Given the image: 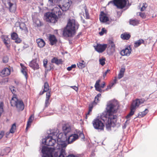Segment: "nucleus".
Segmentation results:
<instances>
[{"label": "nucleus", "instance_id": "nucleus-28", "mask_svg": "<svg viewBox=\"0 0 157 157\" xmlns=\"http://www.w3.org/2000/svg\"><path fill=\"white\" fill-rule=\"evenodd\" d=\"M131 35L129 33H124L121 35V38L123 40H128L131 37Z\"/></svg>", "mask_w": 157, "mask_h": 157}, {"label": "nucleus", "instance_id": "nucleus-35", "mask_svg": "<svg viewBox=\"0 0 157 157\" xmlns=\"http://www.w3.org/2000/svg\"><path fill=\"white\" fill-rule=\"evenodd\" d=\"M93 106L92 104H89V111L88 113L86 114V116L85 117V120H87L88 118V117L91 114V113L92 112V109H93Z\"/></svg>", "mask_w": 157, "mask_h": 157}, {"label": "nucleus", "instance_id": "nucleus-23", "mask_svg": "<svg viewBox=\"0 0 157 157\" xmlns=\"http://www.w3.org/2000/svg\"><path fill=\"white\" fill-rule=\"evenodd\" d=\"M50 92L51 91H50L47 92L46 94V99L45 103V108L48 107L50 104L49 100L51 96Z\"/></svg>", "mask_w": 157, "mask_h": 157}, {"label": "nucleus", "instance_id": "nucleus-12", "mask_svg": "<svg viewBox=\"0 0 157 157\" xmlns=\"http://www.w3.org/2000/svg\"><path fill=\"white\" fill-rule=\"evenodd\" d=\"M101 81L100 79H98L96 81L94 85L95 90L101 93L105 91L101 89V88H104L105 86V83L104 82H103L101 85L100 86V83Z\"/></svg>", "mask_w": 157, "mask_h": 157}, {"label": "nucleus", "instance_id": "nucleus-16", "mask_svg": "<svg viewBox=\"0 0 157 157\" xmlns=\"http://www.w3.org/2000/svg\"><path fill=\"white\" fill-rule=\"evenodd\" d=\"M36 59H34L30 62L29 66L34 70L38 69L40 68L39 64L36 62Z\"/></svg>", "mask_w": 157, "mask_h": 157}, {"label": "nucleus", "instance_id": "nucleus-41", "mask_svg": "<svg viewBox=\"0 0 157 157\" xmlns=\"http://www.w3.org/2000/svg\"><path fill=\"white\" fill-rule=\"evenodd\" d=\"M16 129V124L15 123H14L12 125L11 128L10 129V132L11 133H14Z\"/></svg>", "mask_w": 157, "mask_h": 157}, {"label": "nucleus", "instance_id": "nucleus-46", "mask_svg": "<svg viewBox=\"0 0 157 157\" xmlns=\"http://www.w3.org/2000/svg\"><path fill=\"white\" fill-rule=\"evenodd\" d=\"M83 61H82V62H79L77 63V66L79 68L82 69L85 67V65L83 63Z\"/></svg>", "mask_w": 157, "mask_h": 157}, {"label": "nucleus", "instance_id": "nucleus-33", "mask_svg": "<svg viewBox=\"0 0 157 157\" xmlns=\"http://www.w3.org/2000/svg\"><path fill=\"white\" fill-rule=\"evenodd\" d=\"M140 21L137 19H131L129 20V24L130 25L133 26H136L140 23Z\"/></svg>", "mask_w": 157, "mask_h": 157}, {"label": "nucleus", "instance_id": "nucleus-20", "mask_svg": "<svg viewBox=\"0 0 157 157\" xmlns=\"http://www.w3.org/2000/svg\"><path fill=\"white\" fill-rule=\"evenodd\" d=\"M61 30L63 32V35L64 36L66 37H69V20L67 21L66 26Z\"/></svg>", "mask_w": 157, "mask_h": 157}, {"label": "nucleus", "instance_id": "nucleus-39", "mask_svg": "<svg viewBox=\"0 0 157 157\" xmlns=\"http://www.w3.org/2000/svg\"><path fill=\"white\" fill-rule=\"evenodd\" d=\"M21 65L22 64H21V65L22 68L21 72L25 75L26 79L27 80V79L28 75L27 72L25 71V69L26 67H22Z\"/></svg>", "mask_w": 157, "mask_h": 157}, {"label": "nucleus", "instance_id": "nucleus-31", "mask_svg": "<svg viewBox=\"0 0 157 157\" xmlns=\"http://www.w3.org/2000/svg\"><path fill=\"white\" fill-rule=\"evenodd\" d=\"M10 147H6L1 151L0 155L2 156L7 155L10 152Z\"/></svg>", "mask_w": 157, "mask_h": 157}, {"label": "nucleus", "instance_id": "nucleus-8", "mask_svg": "<svg viewBox=\"0 0 157 157\" xmlns=\"http://www.w3.org/2000/svg\"><path fill=\"white\" fill-rule=\"evenodd\" d=\"M52 151L51 148H49L45 146H43L41 150L42 153L41 157H52Z\"/></svg>", "mask_w": 157, "mask_h": 157}, {"label": "nucleus", "instance_id": "nucleus-57", "mask_svg": "<svg viewBox=\"0 0 157 157\" xmlns=\"http://www.w3.org/2000/svg\"><path fill=\"white\" fill-rule=\"evenodd\" d=\"M63 130H65V131H64V133L65 134V135H66V136H67L66 134H67V133L66 132H66L65 131H67V133H68L69 132V131L68 130V128L63 127Z\"/></svg>", "mask_w": 157, "mask_h": 157}, {"label": "nucleus", "instance_id": "nucleus-7", "mask_svg": "<svg viewBox=\"0 0 157 157\" xmlns=\"http://www.w3.org/2000/svg\"><path fill=\"white\" fill-rule=\"evenodd\" d=\"M45 18L47 21L52 23H55L57 21L58 17L55 13L52 12H48L44 15Z\"/></svg>", "mask_w": 157, "mask_h": 157}, {"label": "nucleus", "instance_id": "nucleus-9", "mask_svg": "<svg viewBox=\"0 0 157 157\" xmlns=\"http://www.w3.org/2000/svg\"><path fill=\"white\" fill-rule=\"evenodd\" d=\"M127 1L128 0H113V3L117 8L122 9L126 6Z\"/></svg>", "mask_w": 157, "mask_h": 157}, {"label": "nucleus", "instance_id": "nucleus-48", "mask_svg": "<svg viewBox=\"0 0 157 157\" xmlns=\"http://www.w3.org/2000/svg\"><path fill=\"white\" fill-rule=\"evenodd\" d=\"M9 57L7 56H4L2 59V61L4 63H6L8 62Z\"/></svg>", "mask_w": 157, "mask_h": 157}, {"label": "nucleus", "instance_id": "nucleus-29", "mask_svg": "<svg viewBox=\"0 0 157 157\" xmlns=\"http://www.w3.org/2000/svg\"><path fill=\"white\" fill-rule=\"evenodd\" d=\"M51 63H54L57 65H59L62 64V60L61 59H58L57 58L53 57L51 60Z\"/></svg>", "mask_w": 157, "mask_h": 157}, {"label": "nucleus", "instance_id": "nucleus-45", "mask_svg": "<svg viewBox=\"0 0 157 157\" xmlns=\"http://www.w3.org/2000/svg\"><path fill=\"white\" fill-rule=\"evenodd\" d=\"M84 9L85 12V15L86 19H89V13L87 9V7L86 6L84 7Z\"/></svg>", "mask_w": 157, "mask_h": 157}, {"label": "nucleus", "instance_id": "nucleus-13", "mask_svg": "<svg viewBox=\"0 0 157 157\" xmlns=\"http://www.w3.org/2000/svg\"><path fill=\"white\" fill-rule=\"evenodd\" d=\"M107 47V44H97L96 46H94L95 49L99 53L103 52Z\"/></svg>", "mask_w": 157, "mask_h": 157}, {"label": "nucleus", "instance_id": "nucleus-64", "mask_svg": "<svg viewBox=\"0 0 157 157\" xmlns=\"http://www.w3.org/2000/svg\"><path fill=\"white\" fill-rule=\"evenodd\" d=\"M46 92V91H45V90H43V91H41L40 92V93H39V94H40V95H42L43 94H44V92Z\"/></svg>", "mask_w": 157, "mask_h": 157}, {"label": "nucleus", "instance_id": "nucleus-37", "mask_svg": "<svg viewBox=\"0 0 157 157\" xmlns=\"http://www.w3.org/2000/svg\"><path fill=\"white\" fill-rule=\"evenodd\" d=\"M34 119V117L33 116V115H31L29 117L28 121L27 122V127L26 128V129L29 127L31 124L33 120Z\"/></svg>", "mask_w": 157, "mask_h": 157}, {"label": "nucleus", "instance_id": "nucleus-17", "mask_svg": "<svg viewBox=\"0 0 157 157\" xmlns=\"http://www.w3.org/2000/svg\"><path fill=\"white\" fill-rule=\"evenodd\" d=\"M115 46L114 43L112 40H109L108 43L107 51H110V53L114 52L115 51Z\"/></svg>", "mask_w": 157, "mask_h": 157}, {"label": "nucleus", "instance_id": "nucleus-59", "mask_svg": "<svg viewBox=\"0 0 157 157\" xmlns=\"http://www.w3.org/2000/svg\"><path fill=\"white\" fill-rule=\"evenodd\" d=\"M76 65L75 64H73L71 66L69 67V71L71 70L73 68H75L76 67Z\"/></svg>", "mask_w": 157, "mask_h": 157}, {"label": "nucleus", "instance_id": "nucleus-6", "mask_svg": "<svg viewBox=\"0 0 157 157\" xmlns=\"http://www.w3.org/2000/svg\"><path fill=\"white\" fill-rule=\"evenodd\" d=\"M92 124L95 129L100 131L104 130V125L100 119L96 118L94 119Z\"/></svg>", "mask_w": 157, "mask_h": 157}, {"label": "nucleus", "instance_id": "nucleus-63", "mask_svg": "<svg viewBox=\"0 0 157 157\" xmlns=\"http://www.w3.org/2000/svg\"><path fill=\"white\" fill-rule=\"evenodd\" d=\"M69 157H80L79 156L75 155L73 154H69Z\"/></svg>", "mask_w": 157, "mask_h": 157}, {"label": "nucleus", "instance_id": "nucleus-27", "mask_svg": "<svg viewBox=\"0 0 157 157\" xmlns=\"http://www.w3.org/2000/svg\"><path fill=\"white\" fill-rule=\"evenodd\" d=\"M33 24L34 26L38 27L41 26L42 25L40 20L36 18L33 17Z\"/></svg>", "mask_w": 157, "mask_h": 157}, {"label": "nucleus", "instance_id": "nucleus-22", "mask_svg": "<svg viewBox=\"0 0 157 157\" xmlns=\"http://www.w3.org/2000/svg\"><path fill=\"white\" fill-rule=\"evenodd\" d=\"M1 75L2 77L7 76L10 74V70L7 67L5 68L1 72Z\"/></svg>", "mask_w": 157, "mask_h": 157}, {"label": "nucleus", "instance_id": "nucleus-60", "mask_svg": "<svg viewBox=\"0 0 157 157\" xmlns=\"http://www.w3.org/2000/svg\"><path fill=\"white\" fill-rule=\"evenodd\" d=\"M70 87L74 89L76 91H77L78 90V88L75 86H71Z\"/></svg>", "mask_w": 157, "mask_h": 157}, {"label": "nucleus", "instance_id": "nucleus-2", "mask_svg": "<svg viewBox=\"0 0 157 157\" xmlns=\"http://www.w3.org/2000/svg\"><path fill=\"white\" fill-rule=\"evenodd\" d=\"M67 146V144L65 143L59 144V150L57 151H54V149L52 148V157H69V155L67 154L65 150Z\"/></svg>", "mask_w": 157, "mask_h": 157}, {"label": "nucleus", "instance_id": "nucleus-32", "mask_svg": "<svg viewBox=\"0 0 157 157\" xmlns=\"http://www.w3.org/2000/svg\"><path fill=\"white\" fill-rule=\"evenodd\" d=\"M144 40L140 39L134 43V46L135 48H137L141 44H144Z\"/></svg>", "mask_w": 157, "mask_h": 157}, {"label": "nucleus", "instance_id": "nucleus-38", "mask_svg": "<svg viewBox=\"0 0 157 157\" xmlns=\"http://www.w3.org/2000/svg\"><path fill=\"white\" fill-rule=\"evenodd\" d=\"M148 112V110L146 109L144 111L140 113L138 115V117L140 118L144 116Z\"/></svg>", "mask_w": 157, "mask_h": 157}, {"label": "nucleus", "instance_id": "nucleus-24", "mask_svg": "<svg viewBox=\"0 0 157 157\" xmlns=\"http://www.w3.org/2000/svg\"><path fill=\"white\" fill-rule=\"evenodd\" d=\"M49 40L50 42V44L53 45L56 43L57 40L54 35H50Z\"/></svg>", "mask_w": 157, "mask_h": 157}, {"label": "nucleus", "instance_id": "nucleus-5", "mask_svg": "<svg viewBox=\"0 0 157 157\" xmlns=\"http://www.w3.org/2000/svg\"><path fill=\"white\" fill-rule=\"evenodd\" d=\"M62 1L63 2V4L61 9L63 11H65L69 10V0H49V2L52 5L60 3H62Z\"/></svg>", "mask_w": 157, "mask_h": 157}, {"label": "nucleus", "instance_id": "nucleus-61", "mask_svg": "<svg viewBox=\"0 0 157 157\" xmlns=\"http://www.w3.org/2000/svg\"><path fill=\"white\" fill-rule=\"evenodd\" d=\"M109 71H110V70L109 69H108L106 71H105L103 75V77L104 78H105V77L106 76V75H107V73Z\"/></svg>", "mask_w": 157, "mask_h": 157}, {"label": "nucleus", "instance_id": "nucleus-1", "mask_svg": "<svg viewBox=\"0 0 157 157\" xmlns=\"http://www.w3.org/2000/svg\"><path fill=\"white\" fill-rule=\"evenodd\" d=\"M117 111L116 105L114 102H110L107 104L105 114L101 116V119L105 122L106 128L110 129L111 127H114L117 121V117L114 114Z\"/></svg>", "mask_w": 157, "mask_h": 157}, {"label": "nucleus", "instance_id": "nucleus-3", "mask_svg": "<svg viewBox=\"0 0 157 157\" xmlns=\"http://www.w3.org/2000/svg\"><path fill=\"white\" fill-rule=\"evenodd\" d=\"M79 24L75 19L74 17L69 18V37L74 36L78 29Z\"/></svg>", "mask_w": 157, "mask_h": 157}, {"label": "nucleus", "instance_id": "nucleus-34", "mask_svg": "<svg viewBox=\"0 0 157 157\" xmlns=\"http://www.w3.org/2000/svg\"><path fill=\"white\" fill-rule=\"evenodd\" d=\"M53 13H55L57 17V16L59 17L61 15V13L60 9L57 7H55L53 9Z\"/></svg>", "mask_w": 157, "mask_h": 157}, {"label": "nucleus", "instance_id": "nucleus-53", "mask_svg": "<svg viewBox=\"0 0 157 157\" xmlns=\"http://www.w3.org/2000/svg\"><path fill=\"white\" fill-rule=\"evenodd\" d=\"M79 135L78 137H80L82 139H84L85 138V136L84 134L82 132H80V133H78Z\"/></svg>", "mask_w": 157, "mask_h": 157}, {"label": "nucleus", "instance_id": "nucleus-44", "mask_svg": "<svg viewBox=\"0 0 157 157\" xmlns=\"http://www.w3.org/2000/svg\"><path fill=\"white\" fill-rule=\"evenodd\" d=\"M99 100L98 98H96V97H95L94 101L90 104H92L93 106L96 105L97 103L99 102Z\"/></svg>", "mask_w": 157, "mask_h": 157}, {"label": "nucleus", "instance_id": "nucleus-54", "mask_svg": "<svg viewBox=\"0 0 157 157\" xmlns=\"http://www.w3.org/2000/svg\"><path fill=\"white\" fill-rule=\"evenodd\" d=\"M105 31L106 30L105 28H103L102 29L101 31L99 33V34L101 36L102 35L104 34L105 32Z\"/></svg>", "mask_w": 157, "mask_h": 157}, {"label": "nucleus", "instance_id": "nucleus-15", "mask_svg": "<svg viewBox=\"0 0 157 157\" xmlns=\"http://www.w3.org/2000/svg\"><path fill=\"white\" fill-rule=\"evenodd\" d=\"M58 130H56V131L54 130L52 131L50 133H48V136L50 137L53 138V139H55L56 140V139H60L61 137H59V136H62V134L60 133L58 135Z\"/></svg>", "mask_w": 157, "mask_h": 157}, {"label": "nucleus", "instance_id": "nucleus-51", "mask_svg": "<svg viewBox=\"0 0 157 157\" xmlns=\"http://www.w3.org/2000/svg\"><path fill=\"white\" fill-rule=\"evenodd\" d=\"M147 7V5L146 4H143V5L141 8L140 10L141 11H144L145 10L146 8Z\"/></svg>", "mask_w": 157, "mask_h": 157}, {"label": "nucleus", "instance_id": "nucleus-58", "mask_svg": "<svg viewBox=\"0 0 157 157\" xmlns=\"http://www.w3.org/2000/svg\"><path fill=\"white\" fill-rule=\"evenodd\" d=\"M139 15L143 18H145L146 17L145 13L141 12L139 13Z\"/></svg>", "mask_w": 157, "mask_h": 157}, {"label": "nucleus", "instance_id": "nucleus-55", "mask_svg": "<svg viewBox=\"0 0 157 157\" xmlns=\"http://www.w3.org/2000/svg\"><path fill=\"white\" fill-rule=\"evenodd\" d=\"M5 134V132L3 131H1L0 132V140L2 138Z\"/></svg>", "mask_w": 157, "mask_h": 157}, {"label": "nucleus", "instance_id": "nucleus-50", "mask_svg": "<svg viewBox=\"0 0 157 157\" xmlns=\"http://www.w3.org/2000/svg\"><path fill=\"white\" fill-rule=\"evenodd\" d=\"M53 65L52 63H50L48 66L47 70V71H50L52 69H53Z\"/></svg>", "mask_w": 157, "mask_h": 157}, {"label": "nucleus", "instance_id": "nucleus-4", "mask_svg": "<svg viewBox=\"0 0 157 157\" xmlns=\"http://www.w3.org/2000/svg\"><path fill=\"white\" fill-rule=\"evenodd\" d=\"M10 103L12 106L16 107L18 111H22L24 109L25 106L23 101L16 97H13Z\"/></svg>", "mask_w": 157, "mask_h": 157}, {"label": "nucleus", "instance_id": "nucleus-14", "mask_svg": "<svg viewBox=\"0 0 157 157\" xmlns=\"http://www.w3.org/2000/svg\"><path fill=\"white\" fill-rule=\"evenodd\" d=\"M132 51V49L130 46H127L125 49L122 50L120 52V54L122 56H129Z\"/></svg>", "mask_w": 157, "mask_h": 157}, {"label": "nucleus", "instance_id": "nucleus-56", "mask_svg": "<svg viewBox=\"0 0 157 157\" xmlns=\"http://www.w3.org/2000/svg\"><path fill=\"white\" fill-rule=\"evenodd\" d=\"M14 40H15V42L17 44L20 43L21 41V39L18 37Z\"/></svg>", "mask_w": 157, "mask_h": 157}, {"label": "nucleus", "instance_id": "nucleus-40", "mask_svg": "<svg viewBox=\"0 0 157 157\" xmlns=\"http://www.w3.org/2000/svg\"><path fill=\"white\" fill-rule=\"evenodd\" d=\"M43 86L44 87L43 89L44 90H45V91L46 92H47L49 90V86L48 83L47 82H44Z\"/></svg>", "mask_w": 157, "mask_h": 157}, {"label": "nucleus", "instance_id": "nucleus-21", "mask_svg": "<svg viewBox=\"0 0 157 157\" xmlns=\"http://www.w3.org/2000/svg\"><path fill=\"white\" fill-rule=\"evenodd\" d=\"M78 136L77 134H73L69 136V144L72 143L78 140Z\"/></svg>", "mask_w": 157, "mask_h": 157}, {"label": "nucleus", "instance_id": "nucleus-18", "mask_svg": "<svg viewBox=\"0 0 157 157\" xmlns=\"http://www.w3.org/2000/svg\"><path fill=\"white\" fill-rule=\"evenodd\" d=\"M2 38L3 41L6 46L7 48L9 50L10 49V39L6 36H2Z\"/></svg>", "mask_w": 157, "mask_h": 157}, {"label": "nucleus", "instance_id": "nucleus-43", "mask_svg": "<svg viewBox=\"0 0 157 157\" xmlns=\"http://www.w3.org/2000/svg\"><path fill=\"white\" fill-rule=\"evenodd\" d=\"M11 39L13 40L17 39L18 37L17 34L15 32H13V33H11Z\"/></svg>", "mask_w": 157, "mask_h": 157}, {"label": "nucleus", "instance_id": "nucleus-47", "mask_svg": "<svg viewBox=\"0 0 157 157\" xmlns=\"http://www.w3.org/2000/svg\"><path fill=\"white\" fill-rule=\"evenodd\" d=\"M105 58L100 59L99 60L100 64L102 66H104L105 63Z\"/></svg>", "mask_w": 157, "mask_h": 157}, {"label": "nucleus", "instance_id": "nucleus-42", "mask_svg": "<svg viewBox=\"0 0 157 157\" xmlns=\"http://www.w3.org/2000/svg\"><path fill=\"white\" fill-rule=\"evenodd\" d=\"M135 112V111L130 109V111L129 113L126 117V119L129 118L131 116L134 114Z\"/></svg>", "mask_w": 157, "mask_h": 157}, {"label": "nucleus", "instance_id": "nucleus-30", "mask_svg": "<svg viewBox=\"0 0 157 157\" xmlns=\"http://www.w3.org/2000/svg\"><path fill=\"white\" fill-rule=\"evenodd\" d=\"M8 4L9 6V10L11 12H14L16 9V6L15 4H13L9 2Z\"/></svg>", "mask_w": 157, "mask_h": 157}, {"label": "nucleus", "instance_id": "nucleus-62", "mask_svg": "<svg viewBox=\"0 0 157 157\" xmlns=\"http://www.w3.org/2000/svg\"><path fill=\"white\" fill-rule=\"evenodd\" d=\"M3 102L2 101L0 102V109L3 110Z\"/></svg>", "mask_w": 157, "mask_h": 157}, {"label": "nucleus", "instance_id": "nucleus-10", "mask_svg": "<svg viewBox=\"0 0 157 157\" xmlns=\"http://www.w3.org/2000/svg\"><path fill=\"white\" fill-rule=\"evenodd\" d=\"M56 140L47 136L43 140V144L49 146H53L56 143Z\"/></svg>", "mask_w": 157, "mask_h": 157}, {"label": "nucleus", "instance_id": "nucleus-26", "mask_svg": "<svg viewBox=\"0 0 157 157\" xmlns=\"http://www.w3.org/2000/svg\"><path fill=\"white\" fill-rule=\"evenodd\" d=\"M36 42L38 46L40 48L43 47L45 44V43L44 40L41 38L37 39L36 40Z\"/></svg>", "mask_w": 157, "mask_h": 157}, {"label": "nucleus", "instance_id": "nucleus-25", "mask_svg": "<svg viewBox=\"0 0 157 157\" xmlns=\"http://www.w3.org/2000/svg\"><path fill=\"white\" fill-rule=\"evenodd\" d=\"M117 78L115 77L113 82L107 86L106 88L104 90V91H108L109 90L111 89V87L117 83Z\"/></svg>", "mask_w": 157, "mask_h": 157}, {"label": "nucleus", "instance_id": "nucleus-52", "mask_svg": "<svg viewBox=\"0 0 157 157\" xmlns=\"http://www.w3.org/2000/svg\"><path fill=\"white\" fill-rule=\"evenodd\" d=\"M14 88V87L13 86H11L9 87V89L10 90L13 94H14L16 92Z\"/></svg>", "mask_w": 157, "mask_h": 157}, {"label": "nucleus", "instance_id": "nucleus-19", "mask_svg": "<svg viewBox=\"0 0 157 157\" xmlns=\"http://www.w3.org/2000/svg\"><path fill=\"white\" fill-rule=\"evenodd\" d=\"M100 20L101 22H105L109 21V19L106 14L103 12H101L100 15Z\"/></svg>", "mask_w": 157, "mask_h": 157}, {"label": "nucleus", "instance_id": "nucleus-11", "mask_svg": "<svg viewBox=\"0 0 157 157\" xmlns=\"http://www.w3.org/2000/svg\"><path fill=\"white\" fill-rule=\"evenodd\" d=\"M144 102L142 99H136L132 101L130 109L135 111L136 108L139 107L140 104L144 103Z\"/></svg>", "mask_w": 157, "mask_h": 157}, {"label": "nucleus", "instance_id": "nucleus-49", "mask_svg": "<svg viewBox=\"0 0 157 157\" xmlns=\"http://www.w3.org/2000/svg\"><path fill=\"white\" fill-rule=\"evenodd\" d=\"M43 62L44 66L47 69L48 67V66H47V64L48 63V61L47 59H44L43 60Z\"/></svg>", "mask_w": 157, "mask_h": 157}, {"label": "nucleus", "instance_id": "nucleus-36", "mask_svg": "<svg viewBox=\"0 0 157 157\" xmlns=\"http://www.w3.org/2000/svg\"><path fill=\"white\" fill-rule=\"evenodd\" d=\"M125 71L124 68H121L118 76V79H120L123 77Z\"/></svg>", "mask_w": 157, "mask_h": 157}]
</instances>
